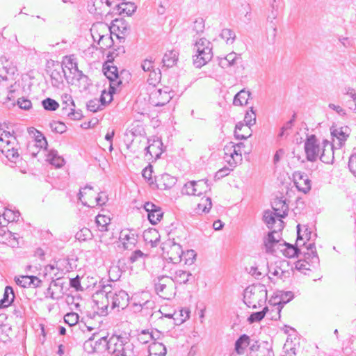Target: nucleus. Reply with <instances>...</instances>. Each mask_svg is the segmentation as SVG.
Returning a JSON list of instances; mask_svg holds the SVG:
<instances>
[{"mask_svg": "<svg viewBox=\"0 0 356 356\" xmlns=\"http://www.w3.org/2000/svg\"><path fill=\"white\" fill-rule=\"evenodd\" d=\"M212 44L205 38H197L194 40L193 51V65L200 68L208 63L213 57Z\"/></svg>", "mask_w": 356, "mask_h": 356, "instance_id": "f257e3e1", "label": "nucleus"}, {"mask_svg": "<svg viewBox=\"0 0 356 356\" xmlns=\"http://www.w3.org/2000/svg\"><path fill=\"white\" fill-rule=\"evenodd\" d=\"M267 300V289L264 284H256L248 286L244 291L243 302L253 309L262 307Z\"/></svg>", "mask_w": 356, "mask_h": 356, "instance_id": "f03ea898", "label": "nucleus"}, {"mask_svg": "<svg viewBox=\"0 0 356 356\" xmlns=\"http://www.w3.org/2000/svg\"><path fill=\"white\" fill-rule=\"evenodd\" d=\"M17 145L16 138L9 131H3L0 133V151L11 163H14L20 159Z\"/></svg>", "mask_w": 356, "mask_h": 356, "instance_id": "7ed1b4c3", "label": "nucleus"}, {"mask_svg": "<svg viewBox=\"0 0 356 356\" xmlns=\"http://www.w3.org/2000/svg\"><path fill=\"white\" fill-rule=\"evenodd\" d=\"M244 147L243 143H234L229 142L225 145L223 148V158L229 167L234 168L238 164L241 163L243 160L242 149Z\"/></svg>", "mask_w": 356, "mask_h": 356, "instance_id": "20e7f679", "label": "nucleus"}, {"mask_svg": "<svg viewBox=\"0 0 356 356\" xmlns=\"http://www.w3.org/2000/svg\"><path fill=\"white\" fill-rule=\"evenodd\" d=\"M244 122H238L236 124L234 136L237 139H247L252 135L250 127L256 123V113L253 107H250L244 117Z\"/></svg>", "mask_w": 356, "mask_h": 356, "instance_id": "39448f33", "label": "nucleus"}, {"mask_svg": "<svg viewBox=\"0 0 356 356\" xmlns=\"http://www.w3.org/2000/svg\"><path fill=\"white\" fill-rule=\"evenodd\" d=\"M303 251L304 259L298 260L296 263V268L300 270H310L311 267H315L319 264L314 243H309Z\"/></svg>", "mask_w": 356, "mask_h": 356, "instance_id": "423d86ee", "label": "nucleus"}, {"mask_svg": "<svg viewBox=\"0 0 356 356\" xmlns=\"http://www.w3.org/2000/svg\"><path fill=\"white\" fill-rule=\"evenodd\" d=\"M161 249L163 257L172 264H176L181 261L184 251L179 243L169 239L162 244Z\"/></svg>", "mask_w": 356, "mask_h": 356, "instance_id": "0eeeda50", "label": "nucleus"}, {"mask_svg": "<svg viewBox=\"0 0 356 356\" xmlns=\"http://www.w3.org/2000/svg\"><path fill=\"white\" fill-rule=\"evenodd\" d=\"M106 292V298L107 299L108 305L111 304V309H124L128 305L129 297L128 293L124 290H113L106 291V287L104 288Z\"/></svg>", "mask_w": 356, "mask_h": 356, "instance_id": "6e6552de", "label": "nucleus"}, {"mask_svg": "<svg viewBox=\"0 0 356 356\" xmlns=\"http://www.w3.org/2000/svg\"><path fill=\"white\" fill-rule=\"evenodd\" d=\"M110 335L99 337V335H92L83 344V348L88 353H102L107 350L108 339Z\"/></svg>", "mask_w": 356, "mask_h": 356, "instance_id": "1a4fd4ad", "label": "nucleus"}, {"mask_svg": "<svg viewBox=\"0 0 356 356\" xmlns=\"http://www.w3.org/2000/svg\"><path fill=\"white\" fill-rule=\"evenodd\" d=\"M210 190L207 180L201 179L187 182L183 187L181 193L188 195L200 196Z\"/></svg>", "mask_w": 356, "mask_h": 356, "instance_id": "9d476101", "label": "nucleus"}, {"mask_svg": "<svg viewBox=\"0 0 356 356\" xmlns=\"http://www.w3.org/2000/svg\"><path fill=\"white\" fill-rule=\"evenodd\" d=\"M306 158L309 161H316L321 153V146L315 135H310L305 142Z\"/></svg>", "mask_w": 356, "mask_h": 356, "instance_id": "9b49d317", "label": "nucleus"}, {"mask_svg": "<svg viewBox=\"0 0 356 356\" xmlns=\"http://www.w3.org/2000/svg\"><path fill=\"white\" fill-rule=\"evenodd\" d=\"M61 98L63 115L73 120H80L82 117L81 111L75 110V104L72 96L68 94H63Z\"/></svg>", "mask_w": 356, "mask_h": 356, "instance_id": "f8f14e48", "label": "nucleus"}, {"mask_svg": "<svg viewBox=\"0 0 356 356\" xmlns=\"http://www.w3.org/2000/svg\"><path fill=\"white\" fill-rule=\"evenodd\" d=\"M155 290L160 297L167 300L170 299L175 294L172 282L168 275L158 278L157 282L155 283Z\"/></svg>", "mask_w": 356, "mask_h": 356, "instance_id": "ddd939ff", "label": "nucleus"}, {"mask_svg": "<svg viewBox=\"0 0 356 356\" xmlns=\"http://www.w3.org/2000/svg\"><path fill=\"white\" fill-rule=\"evenodd\" d=\"M278 296L275 297L273 300H270V302L274 305L275 314L272 315L271 318L277 320L280 318V312L285 304L289 302L293 298V293L291 291H282L279 296V300H277Z\"/></svg>", "mask_w": 356, "mask_h": 356, "instance_id": "4468645a", "label": "nucleus"}, {"mask_svg": "<svg viewBox=\"0 0 356 356\" xmlns=\"http://www.w3.org/2000/svg\"><path fill=\"white\" fill-rule=\"evenodd\" d=\"M146 135L145 129L143 125L136 122L130 125V127L127 129L124 141L126 145H129L131 147H133V140L135 138L141 137V136Z\"/></svg>", "mask_w": 356, "mask_h": 356, "instance_id": "2eb2a0df", "label": "nucleus"}, {"mask_svg": "<svg viewBox=\"0 0 356 356\" xmlns=\"http://www.w3.org/2000/svg\"><path fill=\"white\" fill-rule=\"evenodd\" d=\"M148 146L145 147V158L147 160H156L163 153V143L161 140L157 138L152 140H148Z\"/></svg>", "mask_w": 356, "mask_h": 356, "instance_id": "dca6fc26", "label": "nucleus"}, {"mask_svg": "<svg viewBox=\"0 0 356 356\" xmlns=\"http://www.w3.org/2000/svg\"><path fill=\"white\" fill-rule=\"evenodd\" d=\"M119 240L125 250H133L138 243V235L134 230L124 229L120 233Z\"/></svg>", "mask_w": 356, "mask_h": 356, "instance_id": "f3484780", "label": "nucleus"}, {"mask_svg": "<svg viewBox=\"0 0 356 356\" xmlns=\"http://www.w3.org/2000/svg\"><path fill=\"white\" fill-rule=\"evenodd\" d=\"M293 182L299 191L306 194L311 190L312 184L307 174L300 171L293 173Z\"/></svg>", "mask_w": 356, "mask_h": 356, "instance_id": "a211bd4d", "label": "nucleus"}, {"mask_svg": "<svg viewBox=\"0 0 356 356\" xmlns=\"http://www.w3.org/2000/svg\"><path fill=\"white\" fill-rule=\"evenodd\" d=\"M171 99L172 96L167 90L155 89L149 95L151 103L155 106H163L168 103Z\"/></svg>", "mask_w": 356, "mask_h": 356, "instance_id": "6ab92c4d", "label": "nucleus"}, {"mask_svg": "<svg viewBox=\"0 0 356 356\" xmlns=\"http://www.w3.org/2000/svg\"><path fill=\"white\" fill-rule=\"evenodd\" d=\"M350 133V130L348 127H332L331 129V134L334 137L333 143H337L339 147H341L345 141L348 138Z\"/></svg>", "mask_w": 356, "mask_h": 356, "instance_id": "aec40b11", "label": "nucleus"}, {"mask_svg": "<svg viewBox=\"0 0 356 356\" xmlns=\"http://www.w3.org/2000/svg\"><path fill=\"white\" fill-rule=\"evenodd\" d=\"M144 209L147 212V217L152 225H156L163 218V213L159 206L147 202L144 204Z\"/></svg>", "mask_w": 356, "mask_h": 356, "instance_id": "412c9836", "label": "nucleus"}, {"mask_svg": "<svg viewBox=\"0 0 356 356\" xmlns=\"http://www.w3.org/2000/svg\"><path fill=\"white\" fill-rule=\"evenodd\" d=\"M105 76L110 81L111 89L114 90L122 82L119 79L118 70L117 67L106 63L103 67Z\"/></svg>", "mask_w": 356, "mask_h": 356, "instance_id": "4be33fe9", "label": "nucleus"}, {"mask_svg": "<svg viewBox=\"0 0 356 356\" xmlns=\"http://www.w3.org/2000/svg\"><path fill=\"white\" fill-rule=\"evenodd\" d=\"M264 220L269 229L282 230L283 228L282 218H278L275 213L270 211H266L264 214Z\"/></svg>", "mask_w": 356, "mask_h": 356, "instance_id": "5701e85b", "label": "nucleus"}, {"mask_svg": "<svg viewBox=\"0 0 356 356\" xmlns=\"http://www.w3.org/2000/svg\"><path fill=\"white\" fill-rule=\"evenodd\" d=\"M64 294L63 283L60 279L52 280L47 289L46 296L52 300H58Z\"/></svg>", "mask_w": 356, "mask_h": 356, "instance_id": "b1692460", "label": "nucleus"}, {"mask_svg": "<svg viewBox=\"0 0 356 356\" xmlns=\"http://www.w3.org/2000/svg\"><path fill=\"white\" fill-rule=\"evenodd\" d=\"M123 350V343L120 335H110L108 339V353L115 355L122 354Z\"/></svg>", "mask_w": 356, "mask_h": 356, "instance_id": "393cba45", "label": "nucleus"}, {"mask_svg": "<svg viewBox=\"0 0 356 356\" xmlns=\"http://www.w3.org/2000/svg\"><path fill=\"white\" fill-rule=\"evenodd\" d=\"M318 158L325 163H331L334 160L333 145L327 140H323Z\"/></svg>", "mask_w": 356, "mask_h": 356, "instance_id": "a878e982", "label": "nucleus"}, {"mask_svg": "<svg viewBox=\"0 0 356 356\" xmlns=\"http://www.w3.org/2000/svg\"><path fill=\"white\" fill-rule=\"evenodd\" d=\"M91 35L95 42H98L105 34L111 33V28L105 23L99 22L90 29Z\"/></svg>", "mask_w": 356, "mask_h": 356, "instance_id": "bb28decb", "label": "nucleus"}, {"mask_svg": "<svg viewBox=\"0 0 356 356\" xmlns=\"http://www.w3.org/2000/svg\"><path fill=\"white\" fill-rule=\"evenodd\" d=\"M83 193L86 194L87 193L84 191L79 192V199L84 206H87L88 207L92 208L97 205H104L106 204L108 200L105 193H99L98 195L95 197V199H88L86 200L85 201H83L82 197H83Z\"/></svg>", "mask_w": 356, "mask_h": 356, "instance_id": "cd10ccee", "label": "nucleus"}, {"mask_svg": "<svg viewBox=\"0 0 356 356\" xmlns=\"http://www.w3.org/2000/svg\"><path fill=\"white\" fill-rule=\"evenodd\" d=\"M192 275L187 271L181 269H170V275H168L172 282L178 284H186L189 280Z\"/></svg>", "mask_w": 356, "mask_h": 356, "instance_id": "c85d7f7f", "label": "nucleus"}, {"mask_svg": "<svg viewBox=\"0 0 356 356\" xmlns=\"http://www.w3.org/2000/svg\"><path fill=\"white\" fill-rule=\"evenodd\" d=\"M50 76L53 87L60 88L63 86V76H65V72L63 65L54 69Z\"/></svg>", "mask_w": 356, "mask_h": 356, "instance_id": "c756f323", "label": "nucleus"}, {"mask_svg": "<svg viewBox=\"0 0 356 356\" xmlns=\"http://www.w3.org/2000/svg\"><path fill=\"white\" fill-rule=\"evenodd\" d=\"M280 245L281 246V251L286 257L293 258L298 257L299 254L302 252L300 248L301 245H297V243L296 245H293L286 242H283L282 244H280Z\"/></svg>", "mask_w": 356, "mask_h": 356, "instance_id": "7c9ffc66", "label": "nucleus"}, {"mask_svg": "<svg viewBox=\"0 0 356 356\" xmlns=\"http://www.w3.org/2000/svg\"><path fill=\"white\" fill-rule=\"evenodd\" d=\"M297 234V245L304 246L305 248L308 245H306V243L304 239L309 241L312 237V232L309 230V228L307 225H303L301 227L300 225H298Z\"/></svg>", "mask_w": 356, "mask_h": 356, "instance_id": "2f4dec72", "label": "nucleus"}, {"mask_svg": "<svg viewBox=\"0 0 356 356\" xmlns=\"http://www.w3.org/2000/svg\"><path fill=\"white\" fill-rule=\"evenodd\" d=\"M136 10V6L132 2H122L115 5L113 11H115L119 15L126 14L129 16L131 15Z\"/></svg>", "mask_w": 356, "mask_h": 356, "instance_id": "473e14b6", "label": "nucleus"}, {"mask_svg": "<svg viewBox=\"0 0 356 356\" xmlns=\"http://www.w3.org/2000/svg\"><path fill=\"white\" fill-rule=\"evenodd\" d=\"M157 181V185L159 188L166 190L171 188L175 185L177 179L175 177L165 173L161 175Z\"/></svg>", "mask_w": 356, "mask_h": 356, "instance_id": "72a5a7b5", "label": "nucleus"}, {"mask_svg": "<svg viewBox=\"0 0 356 356\" xmlns=\"http://www.w3.org/2000/svg\"><path fill=\"white\" fill-rule=\"evenodd\" d=\"M273 212L278 218H284L287 216L289 210L288 205L282 200H276L273 204Z\"/></svg>", "mask_w": 356, "mask_h": 356, "instance_id": "f704fd0d", "label": "nucleus"}, {"mask_svg": "<svg viewBox=\"0 0 356 356\" xmlns=\"http://www.w3.org/2000/svg\"><path fill=\"white\" fill-rule=\"evenodd\" d=\"M149 356H165L167 350L165 346L157 341L152 342L149 346Z\"/></svg>", "mask_w": 356, "mask_h": 356, "instance_id": "c9c22d12", "label": "nucleus"}, {"mask_svg": "<svg viewBox=\"0 0 356 356\" xmlns=\"http://www.w3.org/2000/svg\"><path fill=\"white\" fill-rule=\"evenodd\" d=\"M15 294L13 289L10 286H6L3 297L0 300V308H5L10 306L13 302Z\"/></svg>", "mask_w": 356, "mask_h": 356, "instance_id": "e433bc0d", "label": "nucleus"}, {"mask_svg": "<svg viewBox=\"0 0 356 356\" xmlns=\"http://www.w3.org/2000/svg\"><path fill=\"white\" fill-rule=\"evenodd\" d=\"M251 92L245 89H242L236 94L234 97L233 104L235 106H243L248 104Z\"/></svg>", "mask_w": 356, "mask_h": 356, "instance_id": "4c0bfd02", "label": "nucleus"}, {"mask_svg": "<svg viewBox=\"0 0 356 356\" xmlns=\"http://www.w3.org/2000/svg\"><path fill=\"white\" fill-rule=\"evenodd\" d=\"M148 139L146 137V135L141 136V137H137L134 138L133 140V147H131L129 145H126L127 148L133 153H136L139 152L141 149L144 148L147 143Z\"/></svg>", "mask_w": 356, "mask_h": 356, "instance_id": "58836bf2", "label": "nucleus"}, {"mask_svg": "<svg viewBox=\"0 0 356 356\" xmlns=\"http://www.w3.org/2000/svg\"><path fill=\"white\" fill-rule=\"evenodd\" d=\"M178 52L175 50L168 51L163 56V63L167 67H172L178 60Z\"/></svg>", "mask_w": 356, "mask_h": 356, "instance_id": "ea45409f", "label": "nucleus"}, {"mask_svg": "<svg viewBox=\"0 0 356 356\" xmlns=\"http://www.w3.org/2000/svg\"><path fill=\"white\" fill-rule=\"evenodd\" d=\"M47 160L56 168H60L65 163L63 158L58 155L56 150H51L47 154Z\"/></svg>", "mask_w": 356, "mask_h": 356, "instance_id": "a19ab883", "label": "nucleus"}, {"mask_svg": "<svg viewBox=\"0 0 356 356\" xmlns=\"http://www.w3.org/2000/svg\"><path fill=\"white\" fill-rule=\"evenodd\" d=\"M250 344V339L248 335H241L236 341L235 350L238 354L244 353L245 349Z\"/></svg>", "mask_w": 356, "mask_h": 356, "instance_id": "79ce46f5", "label": "nucleus"}, {"mask_svg": "<svg viewBox=\"0 0 356 356\" xmlns=\"http://www.w3.org/2000/svg\"><path fill=\"white\" fill-rule=\"evenodd\" d=\"M97 227L100 232H106L111 222V218L106 215L99 214L96 216L95 220Z\"/></svg>", "mask_w": 356, "mask_h": 356, "instance_id": "37998d69", "label": "nucleus"}, {"mask_svg": "<svg viewBox=\"0 0 356 356\" xmlns=\"http://www.w3.org/2000/svg\"><path fill=\"white\" fill-rule=\"evenodd\" d=\"M272 229L273 232L268 234L267 241L265 242V246L268 252H272L273 248H274L275 245L280 246V244H281L280 243V240L275 236V234H277V232L279 230L275 231V229Z\"/></svg>", "mask_w": 356, "mask_h": 356, "instance_id": "c03bdc74", "label": "nucleus"}, {"mask_svg": "<svg viewBox=\"0 0 356 356\" xmlns=\"http://www.w3.org/2000/svg\"><path fill=\"white\" fill-rule=\"evenodd\" d=\"M144 238L145 241L150 243L152 246H156L159 241V232L155 229H150L144 232Z\"/></svg>", "mask_w": 356, "mask_h": 356, "instance_id": "a18cd8bd", "label": "nucleus"}, {"mask_svg": "<svg viewBox=\"0 0 356 356\" xmlns=\"http://www.w3.org/2000/svg\"><path fill=\"white\" fill-rule=\"evenodd\" d=\"M190 310L188 308H184L179 310L178 312H175V316L177 318H174V324L179 325L185 322L190 317Z\"/></svg>", "mask_w": 356, "mask_h": 356, "instance_id": "49530a36", "label": "nucleus"}, {"mask_svg": "<svg viewBox=\"0 0 356 356\" xmlns=\"http://www.w3.org/2000/svg\"><path fill=\"white\" fill-rule=\"evenodd\" d=\"M220 37L226 42L227 44H232L236 40V33L230 29H223L221 31Z\"/></svg>", "mask_w": 356, "mask_h": 356, "instance_id": "de8ad7c7", "label": "nucleus"}, {"mask_svg": "<svg viewBox=\"0 0 356 356\" xmlns=\"http://www.w3.org/2000/svg\"><path fill=\"white\" fill-rule=\"evenodd\" d=\"M111 32L110 33L105 34L98 42L97 44L99 48L105 50L112 47L113 40L111 37Z\"/></svg>", "mask_w": 356, "mask_h": 356, "instance_id": "09e8293b", "label": "nucleus"}, {"mask_svg": "<svg viewBox=\"0 0 356 356\" xmlns=\"http://www.w3.org/2000/svg\"><path fill=\"white\" fill-rule=\"evenodd\" d=\"M161 79V73L159 68L153 69V70L149 72L147 82L149 85L154 86L156 83L160 81Z\"/></svg>", "mask_w": 356, "mask_h": 356, "instance_id": "8fccbe9b", "label": "nucleus"}, {"mask_svg": "<svg viewBox=\"0 0 356 356\" xmlns=\"http://www.w3.org/2000/svg\"><path fill=\"white\" fill-rule=\"evenodd\" d=\"M75 238L79 241H86L92 239V234L88 228L83 227L76 232Z\"/></svg>", "mask_w": 356, "mask_h": 356, "instance_id": "3c124183", "label": "nucleus"}, {"mask_svg": "<svg viewBox=\"0 0 356 356\" xmlns=\"http://www.w3.org/2000/svg\"><path fill=\"white\" fill-rule=\"evenodd\" d=\"M270 311V308L265 307L262 311L252 313L248 318L250 323L259 322L264 318L267 312Z\"/></svg>", "mask_w": 356, "mask_h": 356, "instance_id": "603ef678", "label": "nucleus"}, {"mask_svg": "<svg viewBox=\"0 0 356 356\" xmlns=\"http://www.w3.org/2000/svg\"><path fill=\"white\" fill-rule=\"evenodd\" d=\"M42 104L45 110L51 111H54L59 107L58 103L56 100L51 98H47L44 99L42 102Z\"/></svg>", "mask_w": 356, "mask_h": 356, "instance_id": "864d4df0", "label": "nucleus"}, {"mask_svg": "<svg viewBox=\"0 0 356 356\" xmlns=\"http://www.w3.org/2000/svg\"><path fill=\"white\" fill-rule=\"evenodd\" d=\"M2 216L8 222L17 221L19 217V213L18 211H14L10 209H6Z\"/></svg>", "mask_w": 356, "mask_h": 356, "instance_id": "5fc2aeb1", "label": "nucleus"}, {"mask_svg": "<svg viewBox=\"0 0 356 356\" xmlns=\"http://www.w3.org/2000/svg\"><path fill=\"white\" fill-rule=\"evenodd\" d=\"M64 321L70 326L76 325L79 321V315L75 312L67 313L64 316Z\"/></svg>", "mask_w": 356, "mask_h": 356, "instance_id": "6e6d98bb", "label": "nucleus"}, {"mask_svg": "<svg viewBox=\"0 0 356 356\" xmlns=\"http://www.w3.org/2000/svg\"><path fill=\"white\" fill-rule=\"evenodd\" d=\"M87 108L90 111L95 113L99 110L103 109L102 104H100L98 99H94L90 100L87 103Z\"/></svg>", "mask_w": 356, "mask_h": 356, "instance_id": "4d7b16f0", "label": "nucleus"}, {"mask_svg": "<svg viewBox=\"0 0 356 356\" xmlns=\"http://www.w3.org/2000/svg\"><path fill=\"white\" fill-rule=\"evenodd\" d=\"M37 135H35V146L39 147L40 149H46L47 146V142L44 136L38 131L35 130Z\"/></svg>", "mask_w": 356, "mask_h": 356, "instance_id": "13d9d810", "label": "nucleus"}, {"mask_svg": "<svg viewBox=\"0 0 356 356\" xmlns=\"http://www.w3.org/2000/svg\"><path fill=\"white\" fill-rule=\"evenodd\" d=\"M52 131L58 133L63 134L66 131V126L63 122L56 121L50 124Z\"/></svg>", "mask_w": 356, "mask_h": 356, "instance_id": "bf43d9fd", "label": "nucleus"}, {"mask_svg": "<svg viewBox=\"0 0 356 356\" xmlns=\"http://www.w3.org/2000/svg\"><path fill=\"white\" fill-rule=\"evenodd\" d=\"M146 257V254H145L142 251L138 250L132 252L131 255L129 257V261L131 263H134L140 259L144 260V259Z\"/></svg>", "mask_w": 356, "mask_h": 356, "instance_id": "052dcab7", "label": "nucleus"}, {"mask_svg": "<svg viewBox=\"0 0 356 356\" xmlns=\"http://www.w3.org/2000/svg\"><path fill=\"white\" fill-rule=\"evenodd\" d=\"M291 342H292V339L287 338V339L286 340V342L284 343V349L286 350V352H289V353L282 356H295L296 348L294 347L291 346Z\"/></svg>", "mask_w": 356, "mask_h": 356, "instance_id": "680f3d73", "label": "nucleus"}, {"mask_svg": "<svg viewBox=\"0 0 356 356\" xmlns=\"http://www.w3.org/2000/svg\"><path fill=\"white\" fill-rule=\"evenodd\" d=\"M17 104L20 108L26 111L29 110L32 107L31 100L24 97L19 98L17 100Z\"/></svg>", "mask_w": 356, "mask_h": 356, "instance_id": "e2e57ef3", "label": "nucleus"}, {"mask_svg": "<svg viewBox=\"0 0 356 356\" xmlns=\"http://www.w3.org/2000/svg\"><path fill=\"white\" fill-rule=\"evenodd\" d=\"M81 191H84L87 193L86 194L83 193V197H82L83 201H85L86 200L88 199H95V197H96L95 196L96 193L93 191L92 188L91 186H87L85 188H82V190H80V192Z\"/></svg>", "mask_w": 356, "mask_h": 356, "instance_id": "0e129e2a", "label": "nucleus"}, {"mask_svg": "<svg viewBox=\"0 0 356 356\" xmlns=\"http://www.w3.org/2000/svg\"><path fill=\"white\" fill-rule=\"evenodd\" d=\"M234 168H227V167H224L221 169H220L218 171H217L216 172V175H215V179H222V177L228 175L230 172L232 170H233Z\"/></svg>", "mask_w": 356, "mask_h": 356, "instance_id": "69168bd1", "label": "nucleus"}, {"mask_svg": "<svg viewBox=\"0 0 356 356\" xmlns=\"http://www.w3.org/2000/svg\"><path fill=\"white\" fill-rule=\"evenodd\" d=\"M204 24L202 19H196L194 22L193 31H195L197 34L201 33L204 31Z\"/></svg>", "mask_w": 356, "mask_h": 356, "instance_id": "338daca9", "label": "nucleus"}, {"mask_svg": "<svg viewBox=\"0 0 356 356\" xmlns=\"http://www.w3.org/2000/svg\"><path fill=\"white\" fill-rule=\"evenodd\" d=\"M348 167L350 172L356 177V154L350 157Z\"/></svg>", "mask_w": 356, "mask_h": 356, "instance_id": "774afa93", "label": "nucleus"}]
</instances>
